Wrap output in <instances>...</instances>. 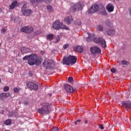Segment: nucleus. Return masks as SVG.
<instances>
[{"label":"nucleus","instance_id":"1","mask_svg":"<svg viewBox=\"0 0 131 131\" xmlns=\"http://www.w3.org/2000/svg\"><path fill=\"white\" fill-rule=\"evenodd\" d=\"M26 60H28V64L30 66H33V65H40L41 62H42L40 57L35 54H32L24 57L23 60L25 61Z\"/></svg>","mask_w":131,"mask_h":131},{"label":"nucleus","instance_id":"2","mask_svg":"<svg viewBox=\"0 0 131 131\" xmlns=\"http://www.w3.org/2000/svg\"><path fill=\"white\" fill-rule=\"evenodd\" d=\"M77 61V58L74 56L69 55V56H64L62 60V63L63 65H67L69 66V65H73L75 64Z\"/></svg>","mask_w":131,"mask_h":131},{"label":"nucleus","instance_id":"3","mask_svg":"<svg viewBox=\"0 0 131 131\" xmlns=\"http://www.w3.org/2000/svg\"><path fill=\"white\" fill-rule=\"evenodd\" d=\"M50 107V104L48 103H42V106L41 108H37V111L41 115H47L50 113V110H49Z\"/></svg>","mask_w":131,"mask_h":131},{"label":"nucleus","instance_id":"4","mask_svg":"<svg viewBox=\"0 0 131 131\" xmlns=\"http://www.w3.org/2000/svg\"><path fill=\"white\" fill-rule=\"evenodd\" d=\"M53 28L56 30H59V29H66V30H68V29H69L68 27H66L59 20H56L54 21L53 24Z\"/></svg>","mask_w":131,"mask_h":131},{"label":"nucleus","instance_id":"5","mask_svg":"<svg viewBox=\"0 0 131 131\" xmlns=\"http://www.w3.org/2000/svg\"><path fill=\"white\" fill-rule=\"evenodd\" d=\"M42 65L46 69H52L55 67V63L54 62L48 59L45 60L42 63Z\"/></svg>","mask_w":131,"mask_h":131},{"label":"nucleus","instance_id":"6","mask_svg":"<svg viewBox=\"0 0 131 131\" xmlns=\"http://www.w3.org/2000/svg\"><path fill=\"white\" fill-rule=\"evenodd\" d=\"M94 41L98 46H101L102 48H106V41L103 38L101 37H96L93 39Z\"/></svg>","mask_w":131,"mask_h":131},{"label":"nucleus","instance_id":"7","mask_svg":"<svg viewBox=\"0 0 131 131\" xmlns=\"http://www.w3.org/2000/svg\"><path fill=\"white\" fill-rule=\"evenodd\" d=\"M26 85L29 89H31L34 91H37L38 90V83L37 82L34 83L32 82H27Z\"/></svg>","mask_w":131,"mask_h":131},{"label":"nucleus","instance_id":"8","mask_svg":"<svg viewBox=\"0 0 131 131\" xmlns=\"http://www.w3.org/2000/svg\"><path fill=\"white\" fill-rule=\"evenodd\" d=\"M83 7L82 5L79 3L72 6L70 8V10L73 12H75L77 10L81 11Z\"/></svg>","mask_w":131,"mask_h":131},{"label":"nucleus","instance_id":"9","mask_svg":"<svg viewBox=\"0 0 131 131\" xmlns=\"http://www.w3.org/2000/svg\"><path fill=\"white\" fill-rule=\"evenodd\" d=\"M21 32H25V33H31L33 31V28L31 27H24L20 29Z\"/></svg>","mask_w":131,"mask_h":131},{"label":"nucleus","instance_id":"10","mask_svg":"<svg viewBox=\"0 0 131 131\" xmlns=\"http://www.w3.org/2000/svg\"><path fill=\"white\" fill-rule=\"evenodd\" d=\"M64 89L66 92L71 94H72V93H74V92H76L77 90L76 89H73L72 86H70L68 84H66L64 85Z\"/></svg>","mask_w":131,"mask_h":131},{"label":"nucleus","instance_id":"11","mask_svg":"<svg viewBox=\"0 0 131 131\" xmlns=\"http://www.w3.org/2000/svg\"><path fill=\"white\" fill-rule=\"evenodd\" d=\"M91 53L93 54H100L101 53V49L97 46H94L90 48Z\"/></svg>","mask_w":131,"mask_h":131},{"label":"nucleus","instance_id":"12","mask_svg":"<svg viewBox=\"0 0 131 131\" xmlns=\"http://www.w3.org/2000/svg\"><path fill=\"white\" fill-rule=\"evenodd\" d=\"M98 10H99V5L95 4L92 6L89 9L88 13L92 14L93 13H95V12H98Z\"/></svg>","mask_w":131,"mask_h":131},{"label":"nucleus","instance_id":"13","mask_svg":"<svg viewBox=\"0 0 131 131\" xmlns=\"http://www.w3.org/2000/svg\"><path fill=\"white\" fill-rule=\"evenodd\" d=\"M98 12L101 14V15H103L104 16H107V13H106V10H105V7L102 5H98Z\"/></svg>","mask_w":131,"mask_h":131},{"label":"nucleus","instance_id":"14","mask_svg":"<svg viewBox=\"0 0 131 131\" xmlns=\"http://www.w3.org/2000/svg\"><path fill=\"white\" fill-rule=\"evenodd\" d=\"M122 105L126 110L131 109V103L129 102H122Z\"/></svg>","mask_w":131,"mask_h":131},{"label":"nucleus","instance_id":"15","mask_svg":"<svg viewBox=\"0 0 131 131\" xmlns=\"http://www.w3.org/2000/svg\"><path fill=\"white\" fill-rule=\"evenodd\" d=\"M115 30L113 29H107L106 30V33L107 35H110V36H113L114 34H115Z\"/></svg>","mask_w":131,"mask_h":131},{"label":"nucleus","instance_id":"16","mask_svg":"<svg viewBox=\"0 0 131 131\" xmlns=\"http://www.w3.org/2000/svg\"><path fill=\"white\" fill-rule=\"evenodd\" d=\"M106 10H107V11L110 12H113V11H114V6L111 3L108 4L106 6Z\"/></svg>","mask_w":131,"mask_h":131},{"label":"nucleus","instance_id":"17","mask_svg":"<svg viewBox=\"0 0 131 131\" xmlns=\"http://www.w3.org/2000/svg\"><path fill=\"white\" fill-rule=\"evenodd\" d=\"M74 51H77L78 53H82L83 52V48L81 46L74 47Z\"/></svg>","mask_w":131,"mask_h":131},{"label":"nucleus","instance_id":"18","mask_svg":"<svg viewBox=\"0 0 131 131\" xmlns=\"http://www.w3.org/2000/svg\"><path fill=\"white\" fill-rule=\"evenodd\" d=\"M64 21L67 23V24H71V21H73L72 16H69L68 17L64 18Z\"/></svg>","mask_w":131,"mask_h":131},{"label":"nucleus","instance_id":"19","mask_svg":"<svg viewBox=\"0 0 131 131\" xmlns=\"http://www.w3.org/2000/svg\"><path fill=\"white\" fill-rule=\"evenodd\" d=\"M22 13L24 16H30V14L32 13V11L30 9H27L22 11Z\"/></svg>","mask_w":131,"mask_h":131},{"label":"nucleus","instance_id":"20","mask_svg":"<svg viewBox=\"0 0 131 131\" xmlns=\"http://www.w3.org/2000/svg\"><path fill=\"white\" fill-rule=\"evenodd\" d=\"M20 51L23 54H25L26 53H29L30 50L28 48H26L25 47H21L20 48Z\"/></svg>","mask_w":131,"mask_h":131},{"label":"nucleus","instance_id":"21","mask_svg":"<svg viewBox=\"0 0 131 131\" xmlns=\"http://www.w3.org/2000/svg\"><path fill=\"white\" fill-rule=\"evenodd\" d=\"M17 4H18L17 1H14L12 2L11 5H10V8L11 9V10H13V9H14L16 7V6H17Z\"/></svg>","mask_w":131,"mask_h":131},{"label":"nucleus","instance_id":"22","mask_svg":"<svg viewBox=\"0 0 131 131\" xmlns=\"http://www.w3.org/2000/svg\"><path fill=\"white\" fill-rule=\"evenodd\" d=\"M105 24L107 27H110V28H112V27H113L112 23L109 20H106L105 22Z\"/></svg>","mask_w":131,"mask_h":131},{"label":"nucleus","instance_id":"23","mask_svg":"<svg viewBox=\"0 0 131 131\" xmlns=\"http://www.w3.org/2000/svg\"><path fill=\"white\" fill-rule=\"evenodd\" d=\"M10 96L9 93H2L0 94V97L2 99L4 98H8V97Z\"/></svg>","mask_w":131,"mask_h":131},{"label":"nucleus","instance_id":"24","mask_svg":"<svg viewBox=\"0 0 131 131\" xmlns=\"http://www.w3.org/2000/svg\"><path fill=\"white\" fill-rule=\"evenodd\" d=\"M44 0H30L31 4H34L36 3H40V2H43Z\"/></svg>","mask_w":131,"mask_h":131},{"label":"nucleus","instance_id":"25","mask_svg":"<svg viewBox=\"0 0 131 131\" xmlns=\"http://www.w3.org/2000/svg\"><path fill=\"white\" fill-rule=\"evenodd\" d=\"M47 9L48 12H49V13H52V12H53V7L51 5H48L47 7Z\"/></svg>","mask_w":131,"mask_h":131},{"label":"nucleus","instance_id":"26","mask_svg":"<svg viewBox=\"0 0 131 131\" xmlns=\"http://www.w3.org/2000/svg\"><path fill=\"white\" fill-rule=\"evenodd\" d=\"M54 38V35L53 34H50L47 35V39L49 40H52Z\"/></svg>","mask_w":131,"mask_h":131},{"label":"nucleus","instance_id":"27","mask_svg":"<svg viewBox=\"0 0 131 131\" xmlns=\"http://www.w3.org/2000/svg\"><path fill=\"white\" fill-rule=\"evenodd\" d=\"M11 123H12V120H11V119L7 120L4 122V124H6V125H9V124H11Z\"/></svg>","mask_w":131,"mask_h":131},{"label":"nucleus","instance_id":"28","mask_svg":"<svg viewBox=\"0 0 131 131\" xmlns=\"http://www.w3.org/2000/svg\"><path fill=\"white\" fill-rule=\"evenodd\" d=\"M26 10H27V6H26V4H24L21 7V11L24 12Z\"/></svg>","mask_w":131,"mask_h":131},{"label":"nucleus","instance_id":"29","mask_svg":"<svg viewBox=\"0 0 131 131\" xmlns=\"http://www.w3.org/2000/svg\"><path fill=\"white\" fill-rule=\"evenodd\" d=\"M104 29V27H103V26L102 25H99L98 27V30H99V31H103Z\"/></svg>","mask_w":131,"mask_h":131},{"label":"nucleus","instance_id":"30","mask_svg":"<svg viewBox=\"0 0 131 131\" xmlns=\"http://www.w3.org/2000/svg\"><path fill=\"white\" fill-rule=\"evenodd\" d=\"M122 65H129V63L125 60H122Z\"/></svg>","mask_w":131,"mask_h":131},{"label":"nucleus","instance_id":"31","mask_svg":"<svg viewBox=\"0 0 131 131\" xmlns=\"http://www.w3.org/2000/svg\"><path fill=\"white\" fill-rule=\"evenodd\" d=\"M93 37H94V34L89 35V37L86 38V41H89V40H90V39H91V38H93Z\"/></svg>","mask_w":131,"mask_h":131},{"label":"nucleus","instance_id":"32","mask_svg":"<svg viewBox=\"0 0 131 131\" xmlns=\"http://www.w3.org/2000/svg\"><path fill=\"white\" fill-rule=\"evenodd\" d=\"M9 89H10V88H9V86H4V88L3 89V91L4 92H8V91H9Z\"/></svg>","mask_w":131,"mask_h":131},{"label":"nucleus","instance_id":"33","mask_svg":"<svg viewBox=\"0 0 131 131\" xmlns=\"http://www.w3.org/2000/svg\"><path fill=\"white\" fill-rule=\"evenodd\" d=\"M51 131H59V129L57 127H53Z\"/></svg>","mask_w":131,"mask_h":131},{"label":"nucleus","instance_id":"34","mask_svg":"<svg viewBox=\"0 0 131 131\" xmlns=\"http://www.w3.org/2000/svg\"><path fill=\"white\" fill-rule=\"evenodd\" d=\"M73 80V78L72 77H69L68 78V81H69V82H72Z\"/></svg>","mask_w":131,"mask_h":131},{"label":"nucleus","instance_id":"35","mask_svg":"<svg viewBox=\"0 0 131 131\" xmlns=\"http://www.w3.org/2000/svg\"><path fill=\"white\" fill-rule=\"evenodd\" d=\"M59 40H60V36L57 35L56 36V42H58L59 41Z\"/></svg>","mask_w":131,"mask_h":131},{"label":"nucleus","instance_id":"36","mask_svg":"<svg viewBox=\"0 0 131 131\" xmlns=\"http://www.w3.org/2000/svg\"><path fill=\"white\" fill-rule=\"evenodd\" d=\"M68 47H69V45H68V44H65V45L63 46V49H64V50H66V49H67V48H68Z\"/></svg>","mask_w":131,"mask_h":131},{"label":"nucleus","instance_id":"37","mask_svg":"<svg viewBox=\"0 0 131 131\" xmlns=\"http://www.w3.org/2000/svg\"><path fill=\"white\" fill-rule=\"evenodd\" d=\"M14 93H19V90H18V88H15L13 90Z\"/></svg>","mask_w":131,"mask_h":131},{"label":"nucleus","instance_id":"38","mask_svg":"<svg viewBox=\"0 0 131 131\" xmlns=\"http://www.w3.org/2000/svg\"><path fill=\"white\" fill-rule=\"evenodd\" d=\"M111 72H112L113 73H115V72H116V70H115V68H112L111 70Z\"/></svg>","mask_w":131,"mask_h":131},{"label":"nucleus","instance_id":"39","mask_svg":"<svg viewBox=\"0 0 131 131\" xmlns=\"http://www.w3.org/2000/svg\"><path fill=\"white\" fill-rule=\"evenodd\" d=\"M6 31H7V30L6 29H2L1 32H2V33H5V32H6Z\"/></svg>","mask_w":131,"mask_h":131},{"label":"nucleus","instance_id":"40","mask_svg":"<svg viewBox=\"0 0 131 131\" xmlns=\"http://www.w3.org/2000/svg\"><path fill=\"white\" fill-rule=\"evenodd\" d=\"M99 127L101 129H104V126H103V125H99Z\"/></svg>","mask_w":131,"mask_h":131},{"label":"nucleus","instance_id":"41","mask_svg":"<svg viewBox=\"0 0 131 131\" xmlns=\"http://www.w3.org/2000/svg\"><path fill=\"white\" fill-rule=\"evenodd\" d=\"M11 114H12V116H16V113H15V112H12Z\"/></svg>","mask_w":131,"mask_h":131},{"label":"nucleus","instance_id":"42","mask_svg":"<svg viewBox=\"0 0 131 131\" xmlns=\"http://www.w3.org/2000/svg\"><path fill=\"white\" fill-rule=\"evenodd\" d=\"M129 12V15L131 16V8L128 9Z\"/></svg>","mask_w":131,"mask_h":131},{"label":"nucleus","instance_id":"43","mask_svg":"<svg viewBox=\"0 0 131 131\" xmlns=\"http://www.w3.org/2000/svg\"><path fill=\"white\" fill-rule=\"evenodd\" d=\"M40 53L41 55H43L45 54V51H41Z\"/></svg>","mask_w":131,"mask_h":131},{"label":"nucleus","instance_id":"44","mask_svg":"<svg viewBox=\"0 0 131 131\" xmlns=\"http://www.w3.org/2000/svg\"><path fill=\"white\" fill-rule=\"evenodd\" d=\"M80 121H81L80 119H78L76 121L77 122H80Z\"/></svg>","mask_w":131,"mask_h":131},{"label":"nucleus","instance_id":"45","mask_svg":"<svg viewBox=\"0 0 131 131\" xmlns=\"http://www.w3.org/2000/svg\"><path fill=\"white\" fill-rule=\"evenodd\" d=\"M81 24V21H80L78 24V25H80Z\"/></svg>","mask_w":131,"mask_h":131},{"label":"nucleus","instance_id":"46","mask_svg":"<svg viewBox=\"0 0 131 131\" xmlns=\"http://www.w3.org/2000/svg\"><path fill=\"white\" fill-rule=\"evenodd\" d=\"M74 123H75V125H76L77 124V121H75V122H74Z\"/></svg>","mask_w":131,"mask_h":131},{"label":"nucleus","instance_id":"47","mask_svg":"<svg viewBox=\"0 0 131 131\" xmlns=\"http://www.w3.org/2000/svg\"><path fill=\"white\" fill-rule=\"evenodd\" d=\"M24 104H25V105H27V102H25Z\"/></svg>","mask_w":131,"mask_h":131},{"label":"nucleus","instance_id":"48","mask_svg":"<svg viewBox=\"0 0 131 131\" xmlns=\"http://www.w3.org/2000/svg\"><path fill=\"white\" fill-rule=\"evenodd\" d=\"M85 123L86 124L88 123V120L85 121Z\"/></svg>","mask_w":131,"mask_h":131},{"label":"nucleus","instance_id":"49","mask_svg":"<svg viewBox=\"0 0 131 131\" xmlns=\"http://www.w3.org/2000/svg\"><path fill=\"white\" fill-rule=\"evenodd\" d=\"M50 97H52V94H49Z\"/></svg>","mask_w":131,"mask_h":131},{"label":"nucleus","instance_id":"50","mask_svg":"<svg viewBox=\"0 0 131 131\" xmlns=\"http://www.w3.org/2000/svg\"><path fill=\"white\" fill-rule=\"evenodd\" d=\"M16 19H17V18H15L14 19V21L16 22Z\"/></svg>","mask_w":131,"mask_h":131},{"label":"nucleus","instance_id":"51","mask_svg":"<svg viewBox=\"0 0 131 131\" xmlns=\"http://www.w3.org/2000/svg\"><path fill=\"white\" fill-rule=\"evenodd\" d=\"M5 131H10V130H5Z\"/></svg>","mask_w":131,"mask_h":131},{"label":"nucleus","instance_id":"52","mask_svg":"<svg viewBox=\"0 0 131 131\" xmlns=\"http://www.w3.org/2000/svg\"><path fill=\"white\" fill-rule=\"evenodd\" d=\"M2 46V43H0V47Z\"/></svg>","mask_w":131,"mask_h":131},{"label":"nucleus","instance_id":"53","mask_svg":"<svg viewBox=\"0 0 131 131\" xmlns=\"http://www.w3.org/2000/svg\"><path fill=\"white\" fill-rule=\"evenodd\" d=\"M19 104H21V102H19Z\"/></svg>","mask_w":131,"mask_h":131},{"label":"nucleus","instance_id":"54","mask_svg":"<svg viewBox=\"0 0 131 131\" xmlns=\"http://www.w3.org/2000/svg\"><path fill=\"white\" fill-rule=\"evenodd\" d=\"M1 78H0V83H1Z\"/></svg>","mask_w":131,"mask_h":131},{"label":"nucleus","instance_id":"55","mask_svg":"<svg viewBox=\"0 0 131 131\" xmlns=\"http://www.w3.org/2000/svg\"><path fill=\"white\" fill-rule=\"evenodd\" d=\"M127 119H128V118H127Z\"/></svg>","mask_w":131,"mask_h":131}]
</instances>
